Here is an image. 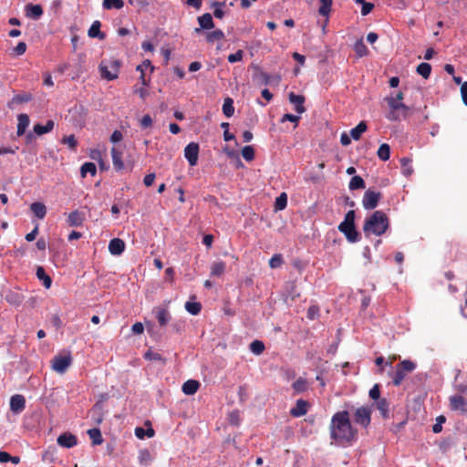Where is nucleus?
Here are the masks:
<instances>
[{"instance_id":"1","label":"nucleus","mask_w":467,"mask_h":467,"mask_svg":"<svg viewBox=\"0 0 467 467\" xmlns=\"http://www.w3.org/2000/svg\"><path fill=\"white\" fill-rule=\"evenodd\" d=\"M329 430L332 443L338 446H350L358 440V430L352 426L347 410L337 411L332 416Z\"/></svg>"},{"instance_id":"2","label":"nucleus","mask_w":467,"mask_h":467,"mask_svg":"<svg viewBox=\"0 0 467 467\" xmlns=\"http://www.w3.org/2000/svg\"><path fill=\"white\" fill-rule=\"evenodd\" d=\"M389 225V222L388 216L380 211H376L366 219L363 230L366 235L374 234L380 236L385 234Z\"/></svg>"},{"instance_id":"3","label":"nucleus","mask_w":467,"mask_h":467,"mask_svg":"<svg viewBox=\"0 0 467 467\" xmlns=\"http://www.w3.org/2000/svg\"><path fill=\"white\" fill-rule=\"evenodd\" d=\"M338 229L343 233L347 240L350 243H356L359 240V234L355 226V212L349 211L345 216L344 221L338 225Z\"/></svg>"},{"instance_id":"4","label":"nucleus","mask_w":467,"mask_h":467,"mask_svg":"<svg viewBox=\"0 0 467 467\" xmlns=\"http://www.w3.org/2000/svg\"><path fill=\"white\" fill-rule=\"evenodd\" d=\"M416 368V363L405 359L396 365L395 370L389 373V377L392 379V383L395 386H400L406 376L412 372Z\"/></svg>"},{"instance_id":"5","label":"nucleus","mask_w":467,"mask_h":467,"mask_svg":"<svg viewBox=\"0 0 467 467\" xmlns=\"http://www.w3.org/2000/svg\"><path fill=\"white\" fill-rule=\"evenodd\" d=\"M387 101L389 111L386 115V118L391 121H398L401 118L406 119L410 114V108L400 101H395L392 99H385Z\"/></svg>"},{"instance_id":"6","label":"nucleus","mask_w":467,"mask_h":467,"mask_svg":"<svg viewBox=\"0 0 467 467\" xmlns=\"http://www.w3.org/2000/svg\"><path fill=\"white\" fill-rule=\"evenodd\" d=\"M120 63L117 59L102 61L99 65L101 77L107 80H113L118 78Z\"/></svg>"},{"instance_id":"7","label":"nucleus","mask_w":467,"mask_h":467,"mask_svg":"<svg viewBox=\"0 0 467 467\" xmlns=\"http://www.w3.org/2000/svg\"><path fill=\"white\" fill-rule=\"evenodd\" d=\"M72 364L70 353L56 355L51 360V368L59 374H64Z\"/></svg>"},{"instance_id":"8","label":"nucleus","mask_w":467,"mask_h":467,"mask_svg":"<svg viewBox=\"0 0 467 467\" xmlns=\"http://www.w3.org/2000/svg\"><path fill=\"white\" fill-rule=\"evenodd\" d=\"M449 407L452 411L467 414V397L462 394L451 395L449 398Z\"/></svg>"},{"instance_id":"9","label":"nucleus","mask_w":467,"mask_h":467,"mask_svg":"<svg viewBox=\"0 0 467 467\" xmlns=\"http://www.w3.org/2000/svg\"><path fill=\"white\" fill-rule=\"evenodd\" d=\"M371 409L369 407H360L357 409L353 415L355 423L367 428L371 421Z\"/></svg>"},{"instance_id":"10","label":"nucleus","mask_w":467,"mask_h":467,"mask_svg":"<svg viewBox=\"0 0 467 467\" xmlns=\"http://www.w3.org/2000/svg\"><path fill=\"white\" fill-rule=\"evenodd\" d=\"M199 144L196 142L189 143L184 149V157L191 166H195L199 157Z\"/></svg>"},{"instance_id":"11","label":"nucleus","mask_w":467,"mask_h":467,"mask_svg":"<svg viewBox=\"0 0 467 467\" xmlns=\"http://www.w3.org/2000/svg\"><path fill=\"white\" fill-rule=\"evenodd\" d=\"M86 220V214L83 212L75 210L67 214V223L70 227H79Z\"/></svg>"},{"instance_id":"12","label":"nucleus","mask_w":467,"mask_h":467,"mask_svg":"<svg viewBox=\"0 0 467 467\" xmlns=\"http://www.w3.org/2000/svg\"><path fill=\"white\" fill-rule=\"evenodd\" d=\"M197 20L200 27L195 28L194 31L196 34H200L202 30H209L214 27L213 16L210 13H205L202 16H198Z\"/></svg>"},{"instance_id":"13","label":"nucleus","mask_w":467,"mask_h":467,"mask_svg":"<svg viewBox=\"0 0 467 467\" xmlns=\"http://www.w3.org/2000/svg\"><path fill=\"white\" fill-rule=\"evenodd\" d=\"M57 442L59 446L69 449L78 444V438L70 432H64L58 436Z\"/></svg>"},{"instance_id":"14","label":"nucleus","mask_w":467,"mask_h":467,"mask_svg":"<svg viewBox=\"0 0 467 467\" xmlns=\"http://www.w3.org/2000/svg\"><path fill=\"white\" fill-rule=\"evenodd\" d=\"M26 408V399L21 394H16L10 399V410L15 414L21 413Z\"/></svg>"},{"instance_id":"15","label":"nucleus","mask_w":467,"mask_h":467,"mask_svg":"<svg viewBox=\"0 0 467 467\" xmlns=\"http://www.w3.org/2000/svg\"><path fill=\"white\" fill-rule=\"evenodd\" d=\"M309 403L304 400H298L296 406L290 410V415L295 418H299L306 415L308 411Z\"/></svg>"},{"instance_id":"16","label":"nucleus","mask_w":467,"mask_h":467,"mask_svg":"<svg viewBox=\"0 0 467 467\" xmlns=\"http://www.w3.org/2000/svg\"><path fill=\"white\" fill-rule=\"evenodd\" d=\"M288 99L289 102L295 106V110L298 114H302L306 111V108L304 106L306 99L303 95H296L294 92H290L288 95Z\"/></svg>"},{"instance_id":"17","label":"nucleus","mask_w":467,"mask_h":467,"mask_svg":"<svg viewBox=\"0 0 467 467\" xmlns=\"http://www.w3.org/2000/svg\"><path fill=\"white\" fill-rule=\"evenodd\" d=\"M125 250V243L119 238L112 239L109 244V251L113 255H119Z\"/></svg>"},{"instance_id":"18","label":"nucleus","mask_w":467,"mask_h":467,"mask_svg":"<svg viewBox=\"0 0 467 467\" xmlns=\"http://www.w3.org/2000/svg\"><path fill=\"white\" fill-rule=\"evenodd\" d=\"M26 15L27 17L37 20L43 15V8L40 5L27 4L26 5Z\"/></svg>"},{"instance_id":"19","label":"nucleus","mask_w":467,"mask_h":467,"mask_svg":"<svg viewBox=\"0 0 467 467\" xmlns=\"http://www.w3.org/2000/svg\"><path fill=\"white\" fill-rule=\"evenodd\" d=\"M380 197L379 192L368 189L363 196L362 204H377L380 201Z\"/></svg>"},{"instance_id":"20","label":"nucleus","mask_w":467,"mask_h":467,"mask_svg":"<svg viewBox=\"0 0 467 467\" xmlns=\"http://www.w3.org/2000/svg\"><path fill=\"white\" fill-rule=\"evenodd\" d=\"M101 23L98 20L94 21L88 29V35L91 38H99L100 40L106 37V35L100 31Z\"/></svg>"},{"instance_id":"21","label":"nucleus","mask_w":467,"mask_h":467,"mask_svg":"<svg viewBox=\"0 0 467 467\" xmlns=\"http://www.w3.org/2000/svg\"><path fill=\"white\" fill-rule=\"evenodd\" d=\"M200 388V383L194 379H189L182 385V392L186 395H193Z\"/></svg>"},{"instance_id":"22","label":"nucleus","mask_w":467,"mask_h":467,"mask_svg":"<svg viewBox=\"0 0 467 467\" xmlns=\"http://www.w3.org/2000/svg\"><path fill=\"white\" fill-rule=\"evenodd\" d=\"M17 121L18 123L16 133L18 136H22L29 125V117L25 113H21L17 116Z\"/></svg>"},{"instance_id":"23","label":"nucleus","mask_w":467,"mask_h":467,"mask_svg":"<svg viewBox=\"0 0 467 467\" xmlns=\"http://www.w3.org/2000/svg\"><path fill=\"white\" fill-rule=\"evenodd\" d=\"M111 157L114 168L118 171L122 170L124 168L122 161V152L116 147H113L111 149Z\"/></svg>"},{"instance_id":"24","label":"nucleus","mask_w":467,"mask_h":467,"mask_svg":"<svg viewBox=\"0 0 467 467\" xmlns=\"http://www.w3.org/2000/svg\"><path fill=\"white\" fill-rule=\"evenodd\" d=\"M226 265L223 261H215L211 266V276H222L225 272Z\"/></svg>"},{"instance_id":"25","label":"nucleus","mask_w":467,"mask_h":467,"mask_svg":"<svg viewBox=\"0 0 467 467\" xmlns=\"http://www.w3.org/2000/svg\"><path fill=\"white\" fill-rule=\"evenodd\" d=\"M36 275L37 278L42 281L43 285L46 288H49L52 284L51 277L46 273L45 269L42 266H37Z\"/></svg>"},{"instance_id":"26","label":"nucleus","mask_w":467,"mask_h":467,"mask_svg":"<svg viewBox=\"0 0 467 467\" xmlns=\"http://www.w3.org/2000/svg\"><path fill=\"white\" fill-rule=\"evenodd\" d=\"M54 129V121L49 119L45 125L36 124L34 132L38 136L50 132Z\"/></svg>"},{"instance_id":"27","label":"nucleus","mask_w":467,"mask_h":467,"mask_svg":"<svg viewBox=\"0 0 467 467\" xmlns=\"http://www.w3.org/2000/svg\"><path fill=\"white\" fill-rule=\"evenodd\" d=\"M368 129L367 123L365 121H360L355 128L350 130V136L358 140L360 139L362 133H364Z\"/></svg>"},{"instance_id":"28","label":"nucleus","mask_w":467,"mask_h":467,"mask_svg":"<svg viewBox=\"0 0 467 467\" xmlns=\"http://www.w3.org/2000/svg\"><path fill=\"white\" fill-rule=\"evenodd\" d=\"M206 41L209 44H213L215 41H221L224 38V34L221 29H215L206 34Z\"/></svg>"},{"instance_id":"29","label":"nucleus","mask_w":467,"mask_h":467,"mask_svg":"<svg viewBox=\"0 0 467 467\" xmlns=\"http://www.w3.org/2000/svg\"><path fill=\"white\" fill-rule=\"evenodd\" d=\"M223 112L226 118H231L234 113V100L232 98L224 99Z\"/></svg>"},{"instance_id":"30","label":"nucleus","mask_w":467,"mask_h":467,"mask_svg":"<svg viewBox=\"0 0 467 467\" xmlns=\"http://www.w3.org/2000/svg\"><path fill=\"white\" fill-rule=\"evenodd\" d=\"M102 6L106 10L121 9L124 6L123 0H103Z\"/></svg>"},{"instance_id":"31","label":"nucleus","mask_w":467,"mask_h":467,"mask_svg":"<svg viewBox=\"0 0 467 467\" xmlns=\"http://www.w3.org/2000/svg\"><path fill=\"white\" fill-rule=\"evenodd\" d=\"M156 317H157V320H158L160 326L163 327V326H166L168 324V322L170 321L171 315L167 309L160 308L157 312Z\"/></svg>"},{"instance_id":"32","label":"nucleus","mask_w":467,"mask_h":467,"mask_svg":"<svg viewBox=\"0 0 467 467\" xmlns=\"http://www.w3.org/2000/svg\"><path fill=\"white\" fill-rule=\"evenodd\" d=\"M31 99H32V95L30 93H24V94L16 95L8 103V107L12 108V106L14 104H21V103L28 102Z\"/></svg>"},{"instance_id":"33","label":"nucleus","mask_w":467,"mask_h":467,"mask_svg":"<svg viewBox=\"0 0 467 467\" xmlns=\"http://www.w3.org/2000/svg\"><path fill=\"white\" fill-rule=\"evenodd\" d=\"M354 50L358 57H366L368 54V49L362 39H359L355 43Z\"/></svg>"},{"instance_id":"34","label":"nucleus","mask_w":467,"mask_h":467,"mask_svg":"<svg viewBox=\"0 0 467 467\" xmlns=\"http://www.w3.org/2000/svg\"><path fill=\"white\" fill-rule=\"evenodd\" d=\"M292 387L296 393H302L307 389L308 383L306 379L299 378L293 383Z\"/></svg>"},{"instance_id":"35","label":"nucleus","mask_w":467,"mask_h":467,"mask_svg":"<svg viewBox=\"0 0 467 467\" xmlns=\"http://www.w3.org/2000/svg\"><path fill=\"white\" fill-rule=\"evenodd\" d=\"M378 157L381 160V161H388L389 159V156H390V148H389V145L387 144V143H383L379 146V150H378Z\"/></svg>"},{"instance_id":"36","label":"nucleus","mask_w":467,"mask_h":467,"mask_svg":"<svg viewBox=\"0 0 467 467\" xmlns=\"http://www.w3.org/2000/svg\"><path fill=\"white\" fill-rule=\"evenodd\" d=\"M155 434V431L152 428H148L147 430H144L141 427H137L135 429V435L137 438L143 440L145 437L151 438Z\"/></svg>"},{"instance_id":"37","label":"nucleus","mask_w":467,"mask_h":467,"mask_svg":"<svg viewBox=\"0 0 467 467\" xmlns=\"http://www.w3.org/2000/svg\"><path fill=\"white\" fill-rule=\"evenodd\" d=\"M319 3L318 13L322 16H327L331 11L332 0H319Z\"/></svg>"},{"instance_id":"38","label":"nucleus","mask_w":467,"mask_h":467,"mask_svg":"<svg viewBox=\"0 0 467 467\" xmlns=\"http://www.w3.org/2000/svg\"><path fill=\"white\" fill-rule=\"evenodd\" d=\"M431 72V66L429 63L422 62L417 67V73L423 77L424 78H428Z\"/></svg>"},{"instance_id":"39","label":"nucleus","mask_w":467,"mask_h":467,"mask_svg":"<svg viewBox=\"0 0 467 467\" xmlns=\"http://www.w3.org/2000/svg\"><path fill=\"white\" fill-rule=\"evenodd\" d=\"M400 165L404 175L410 176L412 174L413 169L411 166V159L407 157L400 159Z\"/></svg>"},{"instance_id":"40","label":"nucleus","mask_w":467,"mask_h":467,"mask_svg":"<svg viewBox=\"0 0 467 467\" xmlns=\"http://www.w3.org/2000/svg\"><path fill=\"white\" fill-rule=\"evenodd\" d=\"M89 438L92 440L93 444L99 445L103 442L101 432L99 429L94 428L88 431Z\"/></svg>"},{"instance_id":"41","label":"nucleus","mask_w":467,"mask_h":467,"mask_svg":"<svg viewBox=\"0 0 467 467\" xmlns=\"http://www.w3.org/2000/svg\"><path fill=\"white\" fill-rule=\"evenodd\" d=\"M258 78H260L262 84L264 85H269L273 80H275L276 83L280 81V77H271L268 73L264 71H259Z\"/></svg>"},{"instance_id":"42","label":"nucleus","mask_w":467,"mask_h":467,"mask_svg":"<svg viewBox=\"0 0 467 467\" xmlns=\"http://www.w3.org/2000/svg\"><path fill=\"white\" fill-rule=\"evenodd\" d=\"M389 404L386 399L379 400L377 403V409L379 410L384 419L389 418Z\"/></svg>"},{"instance_id":"43","label":"nucleus","mask_w":467,"mask_h":467,"mask_svg":"<svg viewBox=\"0 0 467 467\" xmlns=\"http://www.w3.org/2000/svg\"><path fill=\"white\" fill-rule=\"evenodd\" d=\"M365 182L360 176H353L349 182L350 190L364 189Z\"/></svg>"},{"instance_id":"44","label":"nucleus","mask_w":467,"mask_h":467,"mask_svg":"<svg viewBox=\"0 0 467 467\" xmlns=\"http://www.w3.org/2000/svg\"><path fill=\"white\" fill-rule=\"evenodd\" d=\"M80 171L82 177H85L88 173H90L92 176H94L96 174L97 168L93 162H85L81 166Z\"/></svg>"},{"instance_id":"45","label":"nucleus","mask_w":467,"mask_h":467,"mask_svg":"<svg viewBox=\"0 0 467 467\" xmlns=\"http://www.w3.org/2000/svg\"><path fill=\"white\" fill-rule=\"evenodd\" d=\"M185 309L192 315H198L202 310V305L199 302L188 301L185 304Z\"/></svg>"},{"instance_id":"46","label":"nucleus","mask_w":467,"mask_h":467,"mask_svg":"<svg viewBox=\"0 0 467 467\" xmlns=\"http://www.w3.org/2000/svg\"><path fill=\"white\" fill-rule=\"evenodd\" d=\"M249 348L250 350L255 354V355H260L264 352L265 350V345L262 341L260 340H254L250 346H249Z\"/></svg>"},{"instance_id":"47","label":"nucleus","mask_w":467,"mask_h":467,"mask_svg":"<svg viewBox=\"0 0 467 467\" xmlns=\"http://www.w3.org/2000/svg\"><path fill=\"white\" fill-rule=\"evenodd\" d=\"M284 263L283 256L281 254H274L270 261H269V266L273 269L280 267Z\"/></svg>"},{"instance_id":"48","label":"nucleus","mask_w":467,"mask_h":467,"mask_svg":"<svg viewBox=\"0 0 467 467\" xmlns=\"http://www.w3.org/2000/svg\"><path fill=\"white\" fill-rule=\"evenodd\" d=\"M242 156L247 161H253L254 159V150L253 146H244L242 149Z\"/></svg>"},{"instance_id":"49","label":"nucleus","mask_w":467,"mask_h":467,"mask_svg":"<svg viewBox=\"0 0 467 467\" xmlns=\"http://www.w3.org/2000/svg\"><path fill=\"white\" fill-rule=\"evenodd\" d=\"M225 5L224 2H213L212 4L213 7H214L213 10V16L216 18H223L224 16V11L222 9V7Z\"/></svg>"},{"instance_id":"50","label":"nucleus","mask_w":467,"mask_h":467,"mask_svg":"<svg viewBox=\"0 0 467 467\" xmlns=\"http://www.w3.org/2000/svg\"><path fill=\"white\" fill-rule=\"evenodd\" d=\"M31 211L37 219H43L47 214V206H31Z\"/></svg>"},{"instance_id":"51","label":"nucleus","mask_w":467,"mask_h":467,"mask_svg":"<svg viewBox=\"0 0 467 467\" xmlns=\"http://www.w3.org/2000/svg\"><path fill=\"white\" fill-rule=\"evenodd\" d=\"M62 143L68 146L70 150H75L78 145V141L74 135L66 136L62 139Z\"/></svg>"},{"instance_id":"52","label":"nucleus","mask_w":467,"mask_h":467,"mask_svg":"<svg viewBox=\"0 0 467 467\" xmlns=\"http://www.w3.org/2000/svg\"><path fill=\"white\" fill-rule=\"evenodd\" d=\"M300 119V117L299 116H296V115H293V114H290V113H286L285 114L280 121L282 123L285 122V121H290V122H294L296 125L295 126H297V123Z\"/></svg>"},{"instance_id":"53","label":"nucleus","mask_w":467,"mask_h":467,"mask_svg":"<svg viewBox=\"0 0 467 467\" xmlns=\"http://www.w3.org/2000/svg\"><path fill=\"white\" fill-rule=\"evenodd\" d=\"M243 57H244L243 50H238L235 53L230 54L228 56L227 59L230 63H235V62L241 61L243 59Z\"/></svg>"},{"instance_id":"54","label":"nucleus","mask_w":467,"mask_h":467,"mask_svg":"<svg viewBox=\"0 0 467 467\" xmlns=\"http://www.w3.org/2000/svg\"><path fill=\"white\" fill-rule=\"evenodd\" d=\"M152 126V119L149 114L144 115L140 119V127L147 129Z\"/></svg>"},{"instance_id":"55","label":"nucleus","mask_w":467,"mask_h":467,"mask_svg":"<svg viewBox=\"0 0 467 467\" xmlns=\"http://www.w3.org/2000/svg\"><path fill=\"white\" fill-rule=\"evenodd\" d=\"M369 397L374 400H379L380 397V390L379 384H375L369 390Z\"/></svg>"},{"instance_id":"56","label":"nucleus","mask_w":467,"mask_h":467,"mask_svg":"<svg viewBox=\"0 0 467 467\" xmlns=\"http://www.w3.org/2000/svg\"><path fill=\"white\" fill-rule=\"evenodd\" d=\"M26 51V44L25 42H19L14 48V52L17 56H22Z\"/></svg>"},{"instance_id":"57","label":"nucleus","mask_w":467,"mask_h":467,"mask_svg":"<svg viewBox=\"0 0 467 467\" xmlns=\"http://www.w3.org/2000/svg\"><path fill=\"white\" fill-rule=\"evenodd\" d=\"M373 8H374V5L372 3L365 2L364 4H362L361 15L362 16L368 15L373 10Z\"/></svg>"},{"instance_id":"58","label":"nucleus","mask_w":467,"mask_h":467,"mask_svg":"<svg viewBox=\"0 0 467 467\" xmlns=\"http://www.w3.org/2000/svg\"><path fill=\"white\" fill-rule=\"evenodd\" d=\"M37 234H38V223H36L35 228L26 235V240L27 242H32L36 239Z\"/></svg>"},{"instance_id":"59","label":"nucleus","mask_w":467,"mask_h":467,"mask_svg":"<svg viewBox=\"0 0 467 467\" xmlns=\"http://www.w3.org/2000/svg\"><path fill=\"white\" fill-rule=\"evenodd\" d=\"M174 269L172 267H168L165 270V278L166 281L172 284L174 282Z\"/></svg>"},{"instance_id":"60","label":"nucleus","mask_w":467,"mask_h":467,"mask_svg":"<svg viewBox=\"0 0 467 467\" xmlns=\"http://www.w3.org/2000/svg\"><path fill=\"white\" fill-rule=\"evenodd\" d=\"M122 139H123V135H122L121 131H119V130H114L110 136V141L112 143H117V142L120 141Z\"/></svg>"},{"instance_id":"61","label":"nucleus","mask_w":467,"mask_h":467,"mask_svg":"<svg viewBox=\"0 0 467 467\" xmlns=\"http://www.w3.org/2000/svg\"><path fill=\"white\" fill-rule=\"evenodd\" d=\"M148 67L150 68V71L153 70V67L151 66V62L147 59V60H144L142 62V64L137 66L136 69H137V71L144 72V68H148Z\"/></svg>"},{"instance_id":"62","label":"nucleus","mask_w":467,"mask_h":467,"mask_svg":"<svg viewBox=\"0 0 467 467\" xmlns=\"http://www.w3.org/2000/svg\"><path fill=\"white\" fill-rule=\"evenodd\" d=\"M131 330L134 334L139 335L143 333L144 327L140 322H136L135 324L132 325Z\"/></svg>"},{"instance_id":"63","label":"nucleus","mask_w":467,"mask_h":467,"mask_svg":"<svg viewBox=\"0 0 467 467\" xmlns=\"http://www.w3.org/2000/svg\"><path fill=\"white\" fill-rule=\"evenodd\" d=\"M154 180H155V174L154 173H149L147 174L144 179H143V182L144 184L149 187V186H151L154 182Z\"/></svg>"},{"instance_id":"64","label":"nucleus","mask_w":467,"mask_h":467,"mask_svg":"<svg viewBox=\"0 0 467 467\" xmlns=\"http://www.w3.org/2000/svg\"><path fill=\"white\" fill-rule=\"evenodd\" d=\"M461 94L464 105L467 106V82L462 84Z\"/></svg>"}]
</instances>
